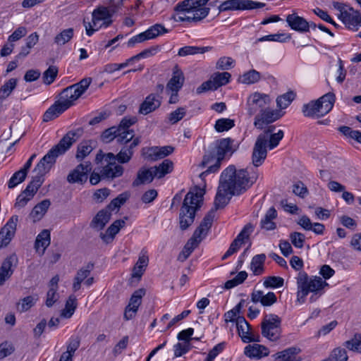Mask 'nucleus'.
Here are the masks:
<instances>
[{"mask_svg": "<svg viewBox=\"0 0 361 361\" xmlns=\"http://www.w3.org/2000/svg\"><path fill=\"white\" fill-rule=\"evenodd\" d=\"M277 216L276 210L271 207L267 212L264 217L260 221V227L266 231H272L276 228V224L273 221Z\"/></svg>", "mask_w": 361, "mask_h": 361, "instance_id": "nucleus-33", "label": "nucleus"}, {"mask_svg": "<svg viewBox=\"0 0 361 361\" xmlns=\"http://www.w3.org/2000/svg\"><path fill=\"white\" fill-rule=\"evenodd\" d=\"M51 237L50 231L44 229L40 232L36 238L35 247L37 252L42 249L41 253L44 254L46 248L50 245Z\"/></svg>", "mask_w": 361, "mask_h": 361, "instance_id": "nucleus-34", "label": "nucleus"}, {"mask_svg": "<svg viewBox=\"0 0 361 361\" xmlns=\"http://www.w3.org/2000/svg\"><path fill=\"white\" fill-rule=\"evenodd\" d=\"M292 244L297 248H302L304 245L305 236L300 232H293L290 235Z\"/></svg>", "mask_w": 361, "mask_h": 361, "instance_id": "nucleus-63", "label": "nucleus"}, {"mask_svg": "<svg viewBox=\"0 0 361 361\" xmlns=\"http://www.w3.org/2000/svg\"><path fill=\"white\" fill-rule=\"evenodd\" d=\"M166 32H167V30L161 24H155L143 32L147 40L156 38L159 35Z\"/></svg>", "mask_w": 361, "mask_h": 361, "instance_id": "nucleus-47", "label": "nucleus"}, {"mask_svg": "<svg viewBox=\"0 0 361 361\" xmlns=\"http://www.w3.org/2000/svg\"><path fill=\"white\" fill-rule=\"evenodd\" d=\"M322 107V112L326 115L333 108L335 102V94L333 92H328L319 99Z\"/></svg>", "mask_w": 361, "mask_h": 361, "instance_id": "nucleus-40", "label": "nucleus"}, {"mask_svg": "<svg viewBox=\"0 0 361 361\" xmlns=\"http://www.w3.org/2000/svg\"><path fill=\"white\" fill-rule=\"evenodd\" d=\"M59 69L56 66H50L43 73V82L46 85H51L55 80L58 75Z\"/></svg>", "mask_w": 361, "mask_h": 361, "instance_id": "nucleus-52", "label": "nucleus"}, {"mask_svg": "<svg viewBox=\"0 0 361 361\" xmlns=\"http://www.w3.org/2000/svg\"><path fill=\"white\" fill-rule=\"evenodd\" d=\"M157 178H161L166 174L172 172L173 169V163L170 159H164L159 165L153 166Z\"/></svg>", "mask_w": 361, "mask_h": 361, "instance_id": "nucleus-37", "label": "nucleus"}, {"mask_svg": "<svg viewBox=\"0 0 361 361\" xmlns=\"http://www.w3.org/2000/svg\"><path fill=\"white\" fill-rule=\"evenodd\" d=\"M203 193L189 191L183 200L179 215L180 227L187 229L193 222L196 212L201 207Z\"/></svg>", "mask_w": 361, "mask_h": 361, "instance_id": "nucleus-4", "label": "nucleus"}, {"mask_svg": "<svg viewBox=\"0 0 361 361\" xmlns=\"http://www.w3.org/2000/svg\"><path fill=\"white\" fill-rule=\"evenodd\" d=\"M27 175L20 169L15 172L8 182V187L10 189L14 188L19 183L23 182Z\"/></svg>", "mask_w": 361, "mask_h": 361, "instance_id": "nucleus-59", "label": "nucleus"}, {"mask_svg": "<svg viewBox=\"0 0 361 361\" xmlns=\"http://www.w3.org/2000/svg\"><path fill=\"white\" fill-rule=\"evenodd\" d=\"M322 111V109L319 99L316 101H312L308 104H305L302 106V113L306 117H322L325 115Z\"/></svg>", "mask_w": 361, "mask_h": 361, "instance_id": "nucleus-30", "label": "nucleus"}, {"mask_svg": "<svg viewBox=\"0 0 361 361\" xmlns=\"http://www.w3.org/2000/svg\"><path fill=\"white\" fill-rule=\"evenodd\" d=\"M296 280L298 287L297 298L298 300L301 303L305 302V298L309 293H317L319 290H322L324 286L328 285V283L323 281L319 276H314L310 279L307 274L305 271L299 272Z\"/></svg>", "mask_w": 361, "mask_h": 361, "instance_id": "nucleus-5", "label": "nucleus"}, {"mask_svg": "<svg viewBox=\"0 0 361 361\" xmlns=\"http://www.w3.org/2000/svg\"><path fill=\"white\" fill-rule=\"evenodd\" d=\"M76 133L69 131L59 141V142L54 146L42 159L43 161H46L49 164L54 166L56 163V158L63 154L76 141L75 137Z\"/></svg>", "mask_w": 361, "mask_h": 361, "instance_id": "nucleus-8", "label": "nucleus"}, {"mask_svg": "<svg viewBox=\"0 0 361 361\" xmlns=\"http://www.w3.org/2000/svg\"><path fill=\"white\" fill-rule=\"evenodd\" d=\"M340 18L349 29L357 30L361 25V16L352 8L342 11Z\"/></svg>", "mask_w": 361, "mask_h": 361, "instance_id": "nucleus-23", "label": "nucleus"}, {"mask_svg": "<svg viewBox=\"0 0 361 361\" xmlns=\"http://www.w3.org/2000/svg\"><path fill=\"white\" fill-rule=\"evenodd\" d=\"M111 216V214L108 209L100 210L92 220L90 226L97 231L102 230L109 221Z\"/></svg>", "mask_w": 361, "mask_h": 361, "instance_id": "nucleus-27", "label": "nucleus"}, {"mask_svg": "<svg viewBox=\"0 0 361 361\" xmlns=\"http://www.w3.org/2000/svg\"><path fill=\"white\" fill-rule=\"evenodd\" d=\"M186 108L179 107L175 111L171 112L168 116L169 122L171 124H176L180 121L186 115Z\"/></svg>", "mask_w": 361, "mask_h": 361, "instance_id": "nucleus-58", "label": "nucleus"}, {"mask_svg": "<svg viewBox=\"0 0 361 361\" xmlns=\"http://www.w3.org/2000/svg\"><path fill=\"white\" fill-rule=\"evenodd\" d=\"M286 21L291 29L300 32H307L310 30L309 23L302 17L296 14H290L286 18Z\"/></svg>", "mask_w": 361, "mask_h": 361, "instance_id": "nucleus-26", "label": "nucleus"}, {"mask_svg": "<svg viewBox=\"0 0 361 361\" xmlns=\"http://www.w3.org/2000/svg\"><path fill=\"white\" fill-rule=\"evenodd\" d=\"M250 296L252 302L254 303L260 302L264 307L271 306L277 301L276 295L273 292L264 294L262 290L254 289Z\"/></svg>", "mask_w": 361, "mask_h": 361, "instance_id": "nucleus-24", "label": "nucleus"}, {"mask_svg": "<svg viewBox=\"0 0 361 361\" xmlns=\"http://www.w3.org/2000/svg\"><path fill=\"white\" fill-rule=\"evenodd\" d=\"M145 294V290L143 288L136 290L133 293L129 303L125 309L123 317L126 320H130L135 316Z\"/></svg>", "mask_w": 361, "mask_h": 361, "instance_id": "nucleus-18", "label": "nucleus"}, {"mask_svg": "<svg viewBox=\"0 0 361 361\" xmlns=\"http://www.w3.org/2000/svg\"><path fill=\"white\" fill-rule=\"evenodd\" d=\"M260 73L255 70H250L245 73L240 78L241 82L245 84H252L260 79Z\"/></svg>", "mask_w": 361, "mask_h": 361, "instance_id": "nucleus-55", "label": "nucleus"}, {"mask_svg": "<svg viewBox=\"0 0 361 361\" xmlns=\"http://www.w3.org/2000/svg\"><path fill=\"white\" fill-rule=\"evenodd\" d=\"M128 198V194L121 193L114 198L104 209H108V211L111 212L116 209H119L121 206L126 202Z\"/></svg>", "mask_w": 361, "mask_h": 361, "instance_id": "nucleus-54", "label": "nucleus"}, {"mask_svg": "<svg viewBox=\"0 0 361 361\" xmlns=\"http://www.w3.org/2000/svg\"><path fill=\"white\" fill-rule=\"evenodd\" d=\"M92 170L91 163L87 161L80 164L67 176V181L70 183H82L87 179V173Z\"/></svg>", "mask_w": 361, "mask_h": 361, "instance_id": "nucleus-19", "label": "nucleus"}, {"mask_svg": "<svg viewBox=\"0 0 361 361\" xmlns=\"http://www.w3.org/2000/svg\"><path fill=\"white\" fill-rule=\"evenodd\" d=\"M284 280L280 276L267 277L263 283L266 288H280L283 286Z\"/></svg>", "mask_w": 361, "mask_h": 361, "instance_id": "nucleus-60", "label": "nucleus"}, {"mask_svg": "<svg viewBox=\"0 0 361 361\" xmlns=\"http://www.w3.org/2000/svg\"><path fill=\"white\" fill-rule=\"evenodd\" d=\"M73 28L63 30L54 37V43L60 46L64 45L73 38Z\"/></svg>", "mask_w": 361, "mask_h": 361, "instance_id": "nucleus-44", "label": "nucleus"}, {"mask_svg": "<svg viewBox=\"0 0 361 361\" xmlns=\"http://www.w3.org/2000/svg\"><path fill=\"white\" fill-rule=\"evenodd\" d=\"M234 126V120L231 118H220L216 121L214 128L217 132L222 133L231 129Z\"/></svg>", "mask_w": 361, "mask_h": 361, "instance_id": "nucleus-49", "label": "nucleus"}, {"mask_svg": "<svg viewBox=\"0 0 361 361\" xmlns=\"http://www.w3.org/2000/svg\"><path fill=\"white\" fill-rule=\"evenodd\" d=\"M254 226L252 224H247L237 237L230 245L229 248L222 257V259H226L228 257L231 256L240 249L241 245L244 243V240L247 239L250 235L253 232Z\"/></svg>", "mask_w": 361, "mask_h": 361, "instance_id": "nucleus-15", "label": "nucleus"}, {"mask_svg": "<svg viewBox=\"0 0 361 361\" xmlns=\"http://www.w3.org/2000/svg\"><path fill=\"white\" fill-rule=\"evenodd\" d=\"M300 352L297 347H290L276 354L279 361H299L296 355Z\"/></svg>", "mask_w": 361, "mask_h": 361, "instance_id": "nucleus-38", "label": "nucleus"}, {"mask_svg": "<svg viewBox=\"0 0 361 361\" xmlns=\"http://www.w3.org/2000/svg\"><path fill=\"white\" fill-rule=\"evenodd\" d=\"M73 104H74L68 98H66L63 95V92H61L59 94V99L44 114L43 121L48 122L54 120Z\"/></svg>", "mask_w": 361, "mask_h": 361, "instance_id": "nucleus-11", "label": "nucleus"}, {"mask_svg": "<svg viewBox=\"0 0 361 361\" xmlns=\"http://www.w3.org/2000/svg\"><path fill=\"white\" fill-rule=\"evenodd\" d=\"M92 79L85 78L79 82L72 85L62 90L66 98H68L73 104L89 87Z\"/></svg>", "mask_w": 361, "mask_h": 361, "instance_id": "nucleus-16", "label": "nucleus"}, {"mask_svg": "<svg viewBox=\"0 0 361 361\" xmlns=\"http://www.w3.org/2000/svg\"><path fill=\"white\" fill-rule=\"evenodd\" d=\"M212 49L210 47H196L185 46L178 50V55L180 56H185L188 55H194L196 54H204Z\"/></svg>", "mask_w": 361, "mask_h": 361, "instance_id": "nucleus-41", "label": "nucleus"}, {"mask_svg": "<svg viewBox=\"0 0 361 361\" xmlns=\"http://www.w3.org/2000/svg\"><path fill=\"white\" fill-rule=\"evenodd\" d=\"M234 140L230 137L222 138L216 140L210 147L204 155L200 166L208 169L200 174L202 180L209 173H215L219 171L221 161L226 156H231L235 151L233 145Z\"/></svg>", "mask_w": 361, "mask_h": 361, "instance_id": "nucleus-2", "label": "nucleus"}, {"mask_svg": "<svg viewBox=\"0 0 361 361\" xmlns=\"http://www.w3.org/2000/svg\"><path fill=\"white\" fill-rule=\"evenodd\" d=\"M160 97L158 94H150L140 104L139 108V113L143 115H147L161 106Z\"/></svg>", "mask_w": 361, "mask_h": 361, "instance_id": "nucleus-25", "label": "nucleus"}, {"mask_svg": "<svg viewBox=\"0 0 361 361\" xmlns=\"http://www.w3.org/2000/svg\"><path fill=\"white\" fill-rule=\"evenodd\" d=\"M262 335L271 341H278L281 334V319L274 314L264 315L261 323Z\"/></svg>", "mask_w": 361, "mask_h": 361, "instance_id": "nucleus-7", "label": "nucleus"}, {"mask_svg": "<svg viewBox=\"0 0 361 361\" xmlns=\"http://www.w3.org/2000/svg\"><path fill=\"white\" fill-rule=\"evenodd\" d=\"M77 307V299L75 295H71L67 300L65 308L62 310L61 316L70 318L74 313Z\"/></svg>", "mask_w": 361, "mask_h": 361, "instance_id": "nucleus-45", "label": "nucleus"}, {"mask_svg": "<svg viewBox=\"0 0 361 361\" xmlns=\"http://www.w3.org/2000/svg\"><path fill=\"white\" fill-rule=\"evenodd\" d=\"M344 345L350 350L361 353V336L355 334L352 339L345 341Z\"/></svg>", "mask_w": 361, "mask_h": 361, "instance_id": "nucleus-57", "label": "nucleus"}, {"mask_svg": "<svg viewBox=\"0 0 361 361\" xmlns=\"http://www.w3.org/2000/svg\"><path fill=\"white\" fill-rule=\"evenodd\" d=\"M174 148L171 146L151 147L144 152L145 158L149 161H157L161 159L173 152Z\"/></svg>", "mask_w": 361, "mask_h": 361, "instance_id": "nucleus-22", "label": "nucleus"}, {"mask_svg": "<svg viewBox=\"0 0 361 361\" xmlns=\"http://www.w3.org/2000/svg\"><path fill=\"white\" fill-rule=\"evenodd\" d=\"M209 0H184L176 4L174 11L178 13L177 22L197 23L205 18L209 8L207 7Z\"/></svg>", "mask_w": 361, "mask_h": 361, "instance_id": "nucleus-3", "label": "nucleus"}, {"mask_svg": "<svg viewBox=\"0 0 361 361\" xmlns=\"http://www.w3.org/2000/svg\"><path fill=\"white\" fill-rule=\"evenodd\" d=\"M244 353L249 357L261 358L269 355V350L259 344L248 345L245 348Z\"/></svg>", "mask_w": 361, "mask_h": 361, "instance_id": "nucleus-32", "label": "nucleus"}, {"mask_svg": "<svg viewBox=\"0 0 361 361\" xmlns=\"http://www.w3.org/2000/svg\"><path fill=\"white\" fill-rule=\"evenodd\" d=\"M133 155V151L127 149L126 147H123L116 155L114 154V161H118L120 164H126L130 161Z\"/></svg>", "mask_w": 361, "mask_h": 361, "instance_id": "nucleus-51", "label": "nucleus"}, {"mask_svg": "<svg viewBox=\"0 0 361 361\" xmlns=\"http://www.w3.org/2000/svg\"><path fill=\"white\" fill-rule=\"evenodd\" d=\"M235 323L238 334L244 343L259 341V336L255 335L251 331V326L244 317H237Z\"/></svg>", "mask_w": 361, "mask_h": 361, "instance_id": "nucleus-17", "label": "nucleus"}, {"mask_svg": "<svg viewBox=\"0 0 361 361\" xmlns=\"http://www.w3.org/2000/svg\"><path fill=\"white\" fill-rule=\"evenodd\" d=\"M18 264V257L16 254L8 256L2 262L0 267V286L8 280L14 271L13 267Z\"/></svg>", "mask_w": 361, "mask_h": 361, "instance_id": "nucleus-21", "label": "nucleus"}, {"mask_svg": "<svg viewBox=\"0 0 361 361\" xmlns=\"http://www.w3.org/2000/svg\"><path fill=\"white\" fill-rule=\"evenodd\" d=\"M282 114L277 110H272L268 108L264 109L255 118L254 126L262 130L265 124L271 123L279 119Z\"/></svg>", "mask_w": 361, "mask_h": 361, "instance_id": "nucleus-20", "label": "nucleus"}, {"mask_svg": "<svg viewBox=\"0 0 361 361\" xmlns=\"http://www.w3.org/2000/svg\"><path fill=\"white\" fill-rule=\"evenodd\" d=\"M134 136L135 134L133 130L117 131L116 140L120 144H126L131 141Z\"/></svg>", "mask_w": 361, "mask_h": 361, "instance_id": "nucleus-62", "label": "nucleus"}, {"mask_svg": "<svg viewBox=\"0 0 361 361\" xmlns=\"http://www.w3.org/2000/svg\"><path fill=\"white\" fill-rule=\"evenodd\" d=\"M296 94L293 91H289L276 99L277 106L280 109H286L295 98Z\"/></svg>", "mask_w": 361, "mask_h": 361, "instance_id": "nucleus-46", "label": "nucleus"}, {"mask_svg": "<svg viewBox=\"0 0 361 361\" xmlns=\"http://www.w3.org/2000/svg\"><path fill=\"white\" fill-rule=\"evenodd\" d=\"M126 224V222L124 220L119 219L115 221L111 226L107 228L106 231V233H100V238L102 239V240L106 243H109L111 241L113 240L115 235L119 232L120 229L123 228Z\"/></svg>", "mask_w": 361, "mask_h": 361, "instance_id": "nucleus-28", "label": "nucleus"}, {"mask_svg": "<svg viewBox=\"0 0 361 361\" xmlns=\"http://www.w3.org/2000/svg\"><path fill=\"white\" fill-rule=\"evenodd\" d=\"M271 102L268 94L255 92L250 95L247 100V111L250 116L261 113Z\"/></svg>", "mask_w": 361, "mask_h": 361, "instance_id": "nucleus-10", "label": "nucleus"}, {"mask_svg": "<svg viewBox=\"0 0 361 361\" xmlns=\"http://www.w3.org/2000/svg\"><path fill=\"white\" fill-rule=\"evenodd\" d=\"M18 222V216L16 215L12 216L6 225L1 228L7 232V235L8 236L7 239L14 236Z\"/></svg>", "mask_w": 361, "mask_h": 361, "instance_id": "nucleus-56", "label": "nucleus"}, {"mask_svg": "<svg viewBox=\"0 0 361 361\" xmlns=\"http://www.w3.org/2000/svg\"><path fill=\"white\" fill-rule=\"evenodd\" d=\"M184 82V77L182 71L180 70L174 71L173 76L169 81L166 88L171 90L172 92H178L182 87Z\"/></svg>", "mask_w": 361, "mask_h": 361, "instance_id": "nucleus-36", "label": "nucleus"}, {"mask_svg": "<svg viewBox=\"0 0 361 361\" xmlns=\"http://www.w3.org/2000/svg\"><path fill=\"white\" fill-rule=\"evenodd\" d=\"M247 277V272L245 271H241L233 279L227 281L224 284V287L226 289L234 288L243 283Z\"/></svg>", "mask_w": 361, "mask_h": 361, "instance_id": "nucleus-50", "label": "nucleus"}, {"mask_svg": "<svg viewBox=\"0 0 361 361\" xmlns=\"http://www.w3.org/2000/svg\"><path fill=\"white\" fill-rule=\"evenodd\" d=\"M231 74L228 72L216 73L214 75L212 79L204 82L197 89L198 94L208 90H215L222 85H225L229 82Z\"/></svg>", "mask_w": 361, "mask_h": 361, "instance_id": "nucleus-14", "label": "nucleus"}, {"mask_svg": "<svg viewBox=\"0 0 361 361\" xmlns=\"http://www.w3.org/2000/svg\"><path fill=\"white\" fill-rule=\"evenodd\" d=\"M266 259L264 254H259L252 257L250 263V269L255 275H260L264 271V264Z\"/></svg>", "mask_w": 361, "mask_h": 361, "instance_id": "nucleus-39", "label": "nucleus"}, {"mask_svg": "<svg viewBox=\"0 0 361 361\" xmlns=\"http://www.w3.org/2000/svg\"><path fill=\"white\" fill-rule=\"evenodd\" d=\"M35 303V299L32 296H27L21 300V302L18 304V310L20 312H24L30 309Z\"/></svg>", "mask_w": 361, "mask_h": 361, "instance_id": "nucleus-64", "label": "nucleus"}, {"mask_svg": "<svg viewBox=\"0 0 361 361\" xmlns=\"http://www.w3.org/2000/svg\"><path fill=\"white\" fill-rule=\"evenodd\" d=\"M93 268L94 264L90 262L85 267L80 268L77 271L73 283V291L76 292L80 289L82 282H83L90 276Z\"/></svg>", "mask_w": 361, "mask_h": 361, "instance_id": "nucleus-29", "label": "nucleus"}, {"mask_svg": "<svg viewBox=\"0 0 361 361\" xmlns=\"http://www.w3.org/2000/svg\"><path fill=\"white\" fill-rule=\"evenodd\" d=\"M348 358L347 352L345 349L336 348L333 350L329 357L322 361H347Z\"/></svg>", "mask_w": 361, "mask_h": 361, "instance_id": "nucleus-48", "label": "nucleus"}, {"mask_svg": "<svg viewBox=\"0 0 361 361\" xmlns=\"http://www.w3.org/2000/svg\"><path fill=\"white\" fill-rule=\"evenodd\" d=\"M53 166L49 164L46 161H43V159H41L40 161L35 166L33 172L36 173L37 176H40L42 178H43V176L47 173Z\"/></svg>", "mask_w": 361, "mask_h": 361, "instance_id": "nucleus-61", "label": "nucleus"}, {"mask_svg": "<svg viewBox=\"0 0 361 361\" xmlns=\"http://www.w3.org/2000/svg\"><path fill=\"white\" fill-rule=\"evenodd\" d=\"M153 167L148 169H141L138 171L137 178L133 182V186L136 187L145 183H151L156 177Z\"/></svg>", "mask_w": 361, "mask_h": 361, "instance_id": "nucleus-31", "label": "nucleus"}, {"mask_svg": "<svg viewBox=\"0 0 361 361\" xmlns=\"http://www.w3.org/2000/svg\"><path fill=\"white\" fill-rule=\"evenodd\" d=\"M267 138L265 134H260L257 137L252 154V163L255 167L261 166L267 156Z\"/></svg>", "mask_w": 361, "mask_h": 361, "instance_id": "nucleus-13", "label": "nucleus"}, {"mask_svg": "<svg viewBox=\"0 0 361 361\" xmlns=\"http://www.w3.org/2000/svg\"><path fill=\"white\" fill-rule=\"evenodd\" d=\"M148 262V256L146 255V252L143 253L142 251L137 263L133 267L132 277L140 279L144 274Z\"/></svg>", "mask_w": 361, "mask_h": 361, "instance_id": "nucleus-35", "label": "nucleus"}, {"mask_svg": "<svg viewBox=\"0 0 361 361\" xmlns=\"http://www.w3.org/2000/svg\"><path fill=\"white\" fill-rule=\"evenodd\" d=\"M92 151V147L88 143V142H82L78 147L75 157L78 161H80L88 154H90Z\"/></svg>", "mask_w": 361, "mask_h": 361, "instance_id": "nucleus-53", "label": "nucleus"}, {"mask_svg": "<svg viewBox=\"0 0 361 361\" xmlns=\"http://www.w3.org/2000/svg\"><path fill=\"white\" fill-rule=\"evenodd\" d=\"M50 204L51 202L49 200H42L34 207L30 213V216L35 219H40L47 212Z\"/></svg>", "mask_w": 361, "mask_h": 361, "instance_id": "nucleus-42", "label": "nucleus"}, {"mask_svg": "<svg viewBox=\"0 0 361 361\" xmlns=\"http://www.w3.org/2000/svg\"><path fill=\"white\" fill-rule=\"evenodd\" d=\"M114 13L111 11V10L104 6H99L97 7L92 12V23L85 22V27L86 33L88 36H91L93 33L98 30L99 28L108 27L110 26L113 20L111 18L113 17Z\"/></svg>", "mask_w": 361, "mask_h": 361, "instance_id": "nucleus-6", "label": "nucleus"}, {"mask_svg": "<svg viewBox=\"0 0 361 361\" xmlns=\"http://www.w3.org/2000/svg\"><path fill=\"white\" fill-rule=\"evenodd\" d=\"M18 80L11 78L6 81L0 88V100L4 101L8 97L12 92L16 89Z\"/></svg>", "mask_w": 361, "mask_h": 361, "instance_id": "nucleus-43", "label": "nucleus"}, {"mask_svg": "<svg viewBox=\"0 0 361 361\" xmlns=\"http://www.w3.org/2000/svg\"><path fill=\"white\" fill-rule=\"evenodd\" d=\"M265 6L264 3L252 0H226L219 6V13L229 11H245L261 8Z\"/></svg>", "mask_w": 361, "mask_h": 361, "instance_id": "nucleus-9", "label": "nucleus"}, {"mask_svg": "<svg viewBox=\"0 0 361 361\" xmlns=\"http://www.w3.org/2000/svg\"><path fill=\"white\" fill-rule=\"evenodd\" d=\"M257 178V171L250 173L247 169L237 171L234 166H229L223 171L214 200L215 209L210 210L203 218L200 226L194 231L192 238L188 240L178 255V260L185 261L195 248L206 237L212 227L215 211L224 207L233 195H238L246 191L256 182Z\"/></svg>", "mask_w": 361, "mask_h": 361, "instance_id": "nucleus-1", "label": "nucleus"}, {"mask_svg": "<svg viewBox=\"0 0 361 361\" xmlns=\"http://www.w3.org/2000/svg\"><path fill=\"white\" fill-rule=\"evenodd\" d=\"M107 162L101 169L102 179L114 180L123 176L124 168L116 163L114 161V154L111 152L106 154Z\"/></svg>", "mask_w": 361, "mask_h": 361, "instance_id": "nucleus-12", "label": "nucleus"}]
</instances>
